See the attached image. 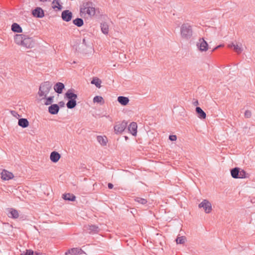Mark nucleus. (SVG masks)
Here are the masks:
<instances>
[{
	"label": "nucleus",
	"mask_w": 255,
	"mask_h": 255,
	"mask_svg": "<svg viewBox=\"0 0 255 255\" xmlns=\"http://www.w3.org/2000/svg\"><path fill=\"white\" fill-rule=\"evenodd\" d=\"M96 10L93 2L84 1L81 5L80 13L81 16L84 17H92L95 15Z\"/></svg>",
	"instance_id": "f257e3e1"
},
{
	"label": "nucleus",
	"mask_w": 255,
	"mask_h": 255,
	"mask_svg": "<svg viewBox=\"0 0 255 255\" xmlns=\"http://www.w3.org/2000/svg\"><path fill=\"white\" fill-rule=\"evenodd\" d=\"M65 97L68 100L66 106L68 109H73L76 106L77 95L74 93V90L69 89L65 94Z\"/></svg>",
	"instance_id": "f03ea898"
},
{
	"label": "nucleus",
	"mask_w": 255,
	"mask_h": 255,
	"mask_svg": "<svg viewBox=\"0 0 255 255\" xmlns=\"http://www.w3.org/2000/svg\"><path fill=\"white\" fill-rule=\"evenodd\" d=\"M192 26L188 23H184L180 28V34L182 38L188 40L192 36Z\"/></svg>",
	"instance_id": "7ed1b4c3"
},
{
	"label": "nucleus",
	"mask_w": 255,
	"mask_h": 255,
	"mask_svg": "<svg viewBox=\"0 0 255 255\" xmlns=\"http://www.w3.org/2000/svg\"><path fill=\"white\" fill-rule=\"evenodd\" d=\"M52 84L49 82H45L42 83L39 89L38 94L40 97H46L50 91L52 90Z\"/></svg>",
	"instance_id": "20e7f679"
},
{
	"label": "nucleus",
	"mask_w": 255,
	"mask_h": 255,
	"mask_svg": "<svg viewBox=\"0 0 255 255\" xmlns=\"http://www.w3.org/2000/svg\"><path fill=\"white\" fill-rule=\"evenodd\" d=\"M231 174L234 178H246L248 177L246 172L238 167H235L231 170Z\"/></svg>",
	"instance_id": "39448f33"
},
{
	"label": "nucleus",
	"mask_w": 255,
	"mask_h": 255,
	"mask_svg": "<svg viewBox=\"0 0 255 255\" xmlns=\"http://www.w3.org/2000/svg\"><path fill=\"white\" fill-rule=\"evenodd\" d=\"M127 123L125 121L116 123L114 126V132L116 134L122 133L126 128Z\"/></svg>",
	"instance_id": "423d86ee"
},
{
	"label": "nucleus",
	"mask_w": 255,
	"mask_h": 255,
	"mask_svg": "<svg viewBox=\"0 0 255 255\" xmlns=\"http://www.w3.org/2000/svg\"><path fill=\"white\" fill-rule=\"evenodd\" d=\"M197 47L200 52H206L209 48L207 42L203 38H201L197 42Z\"/></svg>",
	"instance_id": "0eeeda50"
},
{
	"label": "nucleus",
	"mask_w": 255,
	"mask_h": 255,
	"mask_svg": "<svg viewBox=\"0 0 255 255\" xmlns=\"http://www.w3.org/2000/svg\"><path fill=\"white\" fill-rule=\"evenodd\" d=\"M199 208H203L206 213H209L212 211V205L211 203L207 200H204L199 205Z\"/></svg>",
	"instance_id": "6e6552de"
},
{
	"label": "nucleus",
	"mask_w": 255,
	"mask_h": 255,
	"mask_svg": "<svg viewBox=\"0 0 255 255\" xmlns=\"http://www.w3.org/2000/svg\"><path fill=\"white\" fill-rule=\"evenodd\" d=\"M21 46L26 48H31L34 45V41L31 37H29L26 35H24L23 39L22 40Z\"/></svg>",
	"instance_id": "1a4fd4ad"
},
{
	"label": "nucleus",
	"mask_w": 255,
	"mask_h": 255,
	"mask_svg": "<svg viewBox=\"0 0 255 255\" xmlns=\"http://www.w3.org/2000/svg\"><path fill=\"white\" fill-rule=\"evenodd\" d=\"M32 13L34 17L37 18H42L44 15L43 9L39 7H36L33 9Z\"/></svg>",
	"instance_id": "9d476101"
},
{
	"label": "nucleus",
	"mask_w": 255,
	"mask_h": 255,
	"mask_svg": "<svg viewBox=\"0 0 255 255\" xmlns=\"http://www.w3.org/2000/svg\"><path fill=\"white\" fill-rule=\"evenodd\" d=\"M0 174L1 175V178L4 180H8L13 177V175L12 173L5 170H3Z\"/></svg>",
	"instance_id": "9b49d317"
},
{
	"label": "nucleus",
	"mask_w": 255,
	"mask_h": 255,
	"mask_svg": "<svg viewBox=\"0 0 255 255\" xmlns=\"http://www.w3.org/2000/svg\"><path fill=\"white\" fill-rule=\"evenodd\" d=\"M60 154L57 151H52L50 155V159L52 162L56 163L60 158Z\"/></svg>",
	"instance_id": "f8f14e48"
},
{
	"label": "nucleus",
	"mask_w": 255,
	"mask_h": 255,
	"mask_svg": "<svg viewBox=\"0 0 255 255\" xmlns=\"http://www.w3.org/2000/svg\"><path fill=\"white\" fill-rule=\"evenodd\" d=\"M129 131L133 135H135L137 132V124L135 122L130 123L128 127Z\"/></svg>",
	"instance_id": "ddd939ff"
},
{
	"label": "nucleus",
	"mask_w": 255,
	"mask_h": 255,
	"mask_svg": "<svg viewBox=\"0 0 255 255\" xmlns=\"http://www.w3.org/2000/svg\"><path fill=\"white\" fill-rule=\"evenodd\" d=\"M98 142L102 146H105L108 142V138L106 136L98 135L97 137Z\"/></svg>",
	"instance_id": "4468645a"
},
{
	"label": "nucleus",
	"mask_w": 255,
	"mask_h": 255,
	"mask_svg": "<svg viewBox=\"0 0 255 255\" xmlns=\"http://www.w3.org/2000/svg\"><path fill=\"white\" fill-rule=\"evenodd\" d=\"M64 89V84L61 82L56 83L54 87V89L55 92L61 94Z\"/></svg>",
	"instance_id": "2eb2a0df"
},
{
	"label": "nucleus",
	"mask_w": 255,
	"mask_h": 255,
	"mask_svg": "<svg viewBox=\"0 0 255 255\" xmlns=\"http://www.w3.org/2000/svg\"><path fill=\"white\" fill-rule=\"evenodd\" d=\"M59 109V107L58 105L53 104L49 107L48 111L50 114L55 115L58 112Z\"/></svg>",
	"instance_id": "dca6fc26"
},
{
	"label": "nucleus",
	"mask_w": 255,
	"mask_h": 255,
	"mask_svg": "<svg viewBox=\"0 0 255 255\" xmlns=\"http://www.w3.org/2000/svg\"><path fill=\"white\" fill-rule=\"evenodd\" d=\"M196 112L198 117L201 119H205L206 117V113L199 107L196 108Z\"/></svg>",
	"instance_id": "f3484780"
},
{
	"label": "nucleus",
	"mask_w": 255,
	"mask_h": 255,
	"mask_svg": "<svg viewBox=\"0 0 255 255\" xmlns=\"http://www.w3.org/2000/svg\"><path fill=\"white\" fill-rule=\"evenodd\" d=\"M82 250L79 248H73L65 253V255H77L81 253Z\"/></svg>",
	"instance_id": "a211bd4d"
},
{
	"label": "nucleus",
	"mask_w": 255,
	"mask_h": 255,
	"mask_svg": "<svg viewBox=\"0 0 255 255\" xmlns=\"http://www.w3.org/2000/svg\"><path fill=\"white\" fill-rule=\"evenodd\" d=\"M18 125L23 128H25L28 126L29 122L26 119L21 118L18 120Z\"/></svg>",
	"instance_id": "6ab92c4d"
},
{
	"label": "nucleus",
	"mask_w": 255,
	"mask_h": 255,
	"mask_svg": "<svg viewBox=\"0 0 255 255\" xmlns=\"http://www.w3.org/2000/svg\"><path fill=\"white\" fill-rule=\"evenodd\" d=\"M118 101L123 106H126L128 104L129 100L128 97L119 96L118 98Z\"/></svg>",
	"instance_id": "aec40b11"
},
{
	"label": "nucleus",
	"mask_w": 255,
	"mask_h": 255,
	"mask_svg": "<svg viewBox=\"0 0 255 255\" xmlns=\"http://www.w3.org/2000/svg\"><path fill=\"white\" fill-rule=\"evenodd\" d=\"M8 216L10 218L16 219L18 217L19 214L17 210L10 209L8 212Z\"/></svg>",
	"instance_id": "412c9836"
},
{
	"label": "nucleus",
	"mask_w": 255,
	"mask_h": 255,
	"mask_svg": "<svg viewBox=\"0 0 255 255\" xmlns=\"http://www.w3.org/2000/svg\"><path fill=\"white\" fill-rule=\"evenodd\" d=\"M25 35L23 34H16L14 36V41L18 45H21L23 38Z\"/></svg>",
	"instance_id": "4be33fe9"
},
{
	"label": "nucleus",
	"mask_w": 255,
	"mask_h": 255,
	"mask_svg": "<svg viewBox=\"0 0 255 255\" xmlns=\"http://www.w3.org/2000/svg\"><path fill=\"white\" fill-rule=\"evenodd\" d=\"M52 7L55 10H59L62 7L60 4V0H54L52 3Z\"/></svg>",
	"instance_id": "5701e85b"
},
{
	"label": "nucleus",
	"mask_w": 255,
	"mask_h": 255,
	"mask_svg": "<svg viewBox=\"0 0 255 255\" xmlns=\"http://www.w3.org/2000/svg\"><path fill=\"white\" fill-rule=\"evenodd\" d=\"M11 30L13 32L20 33L21 32L22 30L21 27L20 26L19 24L16 23H14L11 25Z\"/></svg>",
	"instance_id": "b1692460"
},
{
	"label": "nucleus",
	"mask_w": 255,
	"mask_h": 255,
	"mask_svg": "<svg viewBox=\"0 0 255 255\" xmlns=\"http://www.w3.org/2000/svg\"><path fill=\"white\" fill-rule=\"evenodd\" d=\"M87 229L89 231V233H97L99 231L98 227L95 225H88Z\"/></svg>",
	"instance_id": "393cba45"
},
{
	"label": "nucleus",
	"mask_w": 255,
	"mask_h": 255,
	"mask_svg": "<svg viewBox=\"0 0 255 255\" xmlns=\"http://www.w3.org/2000/svg\"><path fill=\"white\" fill-rule=\"evenodd\" d=\"M101 30L105 34H107L109 32V25L106 22H103L101 24Z\"/></svg>",
	"instance_id": "a878e982"
},
{
	"label": "nucleus",
	"mask_w": 255,
	"mask_h": 255,
	"mask_svg": "<svg viewBox=\"0 0 255 255\" xmlns=\"http://www.w3.org/2000/svg\"><path fill=\"white\" fill-rule=\"evenodd\" d=\"M72 17V13L68 10H65V21H69Z\"/></svg>",
	"instance_id": "bb28decb"
},
{
	"label": "nucleus",
	"mask_w": 255,
	"mask_h": 255,
	"mask_svg": "<svg viewBox=\"0 0 255 255\" xmlns=\"http://www.w3.org/2000/svg\"><path fill=\"white\" fill-rule=\"evenodd\" d=\"M101 81L97 77H94L91 81V83L94 84L98 88L101 87Z\"/></svg>",
	"instance_id": "cd10ccee"
},
{
	"label": "nucleus",
	"mask_w": 255,
	"mask_h": 255,
	"mask_svg": "<svg viewBox=\"0 0 255 255\" xmlns=\"http://www.w3.org/2000/svg\"><path fill=\"white\" fill-rule=\"evenodd\" d=\"M73 23L78 27L82 26L84 24L83 20L82 18H77L73 20Z\"/></svg>",
	"instance_id": "c85d7f7f"
},
{
	"label": "nucleus",
	"mask_w": 255,
	"mask_h": 255,
	"mask_svg": "<svg viewBox=\"0 0 255 255\" xmlns=\"http://www.w3.org/2000/svg\"><path fill=\"white\" fill-rule=\"evenodd\" d=\"M76 197L73 194L67 193L65 194V200L73 201H75Z\"/></svg>",
	"instance_id": "c756f323"
},
{
	"label": "nucleus",
	"mask_w": 255,
	"mask_h": 255,
	"mask_svg": "<svg viewBox=\"0 0 255 255\" xmlns=\"http://www.w3.org/2000/svg\"><path fill=\"white\" fill-rule=\"evenodd\" d=\"M234 50L238 54H240L243 51L242 44H241L240 46L238 45H235L234 48Z\"/></svg>",
	"instance_id": "7c9ffc66"
},
{
	"label": "nucleus",
	"mask_w": 255,
	"mask_h": 255,
	"mask_svg": "<svg viewBox=\"0 0 255 255\" xmlns=\"http://www.w3.org/2000/svg\"><path fill=\"white\" fill-rule=\"evenodd\" d=\"M185 239H186V238L185 237L181 236V237H178L176 239V241L177 244H183L184 243Z\"/></svg>",
	"instance_id": "2f4dec72"
},
{
	"label": "nucleus",
	"mask_w": 255,
	"mask_h": 255,
	"mask_svg": "<svg viewBox=\"0 0 255 255\" xmlns=\"http://www.w3.org/2000/svg\"><path fill=\"white\" fill-rule=\"evenodd\" d=\"M134 200L136 202L141 204H145L147 203L146 199L140 197H136Z\"/></svg>",
	"instance_id": "473e14b6"
},
{
	"label": "nucleus",
	"mask_w": 255,
	"mask_h": 255,
	"mask_svg": "<svg viewBox=\"0 0 255 255\" xmlns=\"http://www.w3.org/2000/svg\"><path fill=\"white\" fill-rule=\"evenodd\" d=\"M53 96H50L46 99V101L45 102V104L46 105H50L53 101Z\"/></svg>",
	"instance_id": "72a5a7b5"
},
{
	"label": "nucleus",
	"mask_w": 255,
	"mask_h": 255,
	"mask_svg": "<svg viewBox=\"0 0 255 255\" xmlns=\"http://www.w3.org/2000/svg\"><path fill=\"white\" fill-rule=\"evenodd\" d=\"M102 101H103V98L101 96H97L93 99V102L94 103H101Z\"/></svg>",
	"instance_id": "f704fd0d"
},
{
	"label": "nucleus",
	"mask_w": 255,
	"mask_h": 255,
	"mask_svg": "<svg viewBox=\"0 0 255 255\" xmlns=\"http://www.w3.org/2000/svg\"><path fill=\"white\" fill-rule=\"evenodd\" d=\"M244 115L246 118H250L252 116V112L249 110H247L245 112Z\"/></svg>",
	"instance_id": "c9c22d12"
},
{
	"label": "nucleus",
	"mask_w": 255,
	"mask_h": 255,
	"mask_svg": "<svg viewBox=\"0 0 255 255\" xmlns=\"http://www.w3.org/2000/svg\"><path fill=\"white\" fill-rule=\"evenodd\" d=\"M33 251L31 250H27L25 253L24 255H33Z\"/></svg>",
	"instance_id": "e433bc0d"
},
{
	"label": "nucleus",
	"mask_w": 255,
	"mask_h": 255,
	"mask_svg": "<svg viewBox=\"0 0 255 255\" xmlns=\"http://www.w3.org/2000/svg\"><path fill=\"white\" fill-rule=\"evenodd\" d=\"M169 139L171 141H175L177 139L176 135H170L169 136Z\"/></svg>",
	"instance_id": "4c0bfd02"
},
{
	"label": "nucleus",
	"mask_w": 255,
	"mask_h": 255,
	"mask_svg": "<svg viewBox=\"0 0 255 255\" xmlns=\"http://www.w3.org/2000/svg\"><path fill=\"white\" fill-rule=\"evenodd\" d=\"M235 45V44H234L233 43H232L231 44H228V47L229 48H233L234 49Z\"/></svg>",
	"instance_id": "58836bf2"
},
{
	"label": "nucleus",
	"mask_w": 255,
	"mask_h": 255,
	"mask_svg": "<svg viewBox=\"0 0 255 255\" xmlns=\"http://www.w3.org/2000/svg\"><path fill=\"white\" fill-rule=\"evenodd\" d=\"M224 46V45H219L218 46H217L216 47H215L213 50V51H215V50L217 49L218 48H220V47H222Z\"/></svg>",
	"instance_id": "ea45409f"
},
{
	"label": "nucleus",
	"mask_w": 255,
	"mask_h": 255,
	"mask_svg": "<svg viewBox=\"0 0 255 255\" xmlns=\"http://www.w3.org/2000/svg\"><path fill=\"white\" fill-rule=\"evenodd\" d=\"M108 186L109 189H112L114 186L112 183H109L108 185Z\"/></svg>",
	"instance_id": "a19ab883"
},
{
	"label": "nucleus",
	"mask_w": 255,
	"mask_h": 255,
	"mask_svg": "<svg viewBox=\"0 0 255 255\" xmlns=\"http://www.w3.org/2000/svg\"><path fill=\"white\" fill-rule=\"evenodd\" d=\"M64 11H63L61 13V18H62L63 20H64Z\"/></svg>",
	"instance_id": "79ce46f5"
},
{
	"label": "nucleus",
	"mask_w": 255,
	"mask_h": 255,
	"mask_svg": "<svg viewBox=\"0 0 255 255\" xmlns=\"http://www.w3.org/2000/svg\"><path fill=\"white\" fill-rule=\"evenodd\" d=\"M83 43L85 45H87L86 39L85 38L83 39Z\"/></svg>",
	"instance_id": "37998d69"
},
{
	"label": "nucleus",
	"mask_w": 255,
	"mask_h": 255,
	"mask_svg": "<svg viewBox=\"0 0 255 255\" xmlns=\"http://www.w3.org/2000/svg\"><path fill=\"white\" fill-rule=\"evenodd\" d=\"M33 255H41V254L39 253H37V252L34 253L33 252Z\"/></svg>",
	"instance_id": "c03bdc74"
},
{
	"label": "nucleus",
	"mask_w": 255,
	"mask_h": 255,
	"mask_svg": "<svg viewBox=\"0 0 255 255\" xmlns=\"http://www.w3.org/2000/svg\"><path fill=\"white\" fill-rule=\"evenodd\" d=\"M63 104H64V102H60V105L61 106H62Z\"/></svg>",
	"instance_id": "a18cd8bd"
},
{
	"label": "nucleus",
	"mask_w": 255,
	"mask_h": 255,
	"mask_svg": "<svg viewBox=\"0 0 255 255\" xmlns=\"http://www.w3.org/2000/svg\"><path fill=\"white\" fill-rule=\"evenodd\" d=\"M61 197H62V198L63 199H64V194H62Z\"/></svg>",
	"instance_id": "49530a36"
},
{
	"label": "nucleus",
	"mask_w": 255,
	"mask_h": 255,
	"mask_svg": "<svg viewBox=\"0 0 255 255\" xmlns=\"http://www.w3.org/2000/svg\"><path fill=\"white\" fill-rule=\"evenodd\" d=\"M40 1H47L48 0H40Z\"/></svg>",
	"instance_id": "de8ad7c7"
},
{
	"label": "nucleus",
	"mask_w": 255,
	"mask_h": 255,
	"mask_svg": "<svg viewBox=\"0 0 255 255\" xmlns=\"http://www.w3.org/2000/svg\"><path fill=\"white\" fill-rule=\"evenodd\" d=\"M198 104V102L197 101L196 103H195V104Z\"/></svg>",
	"instance_id": "09e8293b"
},
{
	"label": "nucleus",
	"mask_w": 255,
	"mask_h": 255,
	"mask_svg": "<svg viewBox=\"0 0 255 255\" xmlns=\"http://www.w3.org/2000/svg\"><path fill=\"white\" fill-rule=\"evenodd\" d=\"M198 104V102L197 101L196 103H195V104Z\"/></svg>",
	"instance_id": "8fccbe9b"
}]
</instances>
